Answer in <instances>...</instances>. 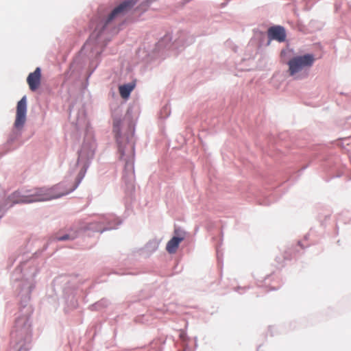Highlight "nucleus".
<instances>
[{"mask_svg":"<svg viewBox=\"0 0 351 351\" xmlns=\"http://www.w3.org/2000/svg\"><path fill=\"white\" fill-rule=\"evenodd\" d=\"M136 3V1L130 0L121 3L116 7L107 19H102L99 21L95 27V32L98 31L99 34L112 21L124 16Z\"/></svg>","mask_w":351,"mask_h":351,"instance_id":"f03ea898","label":"nucleus"},{"mask_svg":"<svg viewBox=\"0 0 351 351\" xmlns=\"http://www.w3.org/2000/svg\"><path fill=\"white\" fill-rule=\"evenodd\" d=\"M27 112V99L23 96L22 99L18 102L16 106V119L14 121V127L21 130L26 121Z\"/></svg>","mask_w":351,"mask_h":351,"instance_id":"20e7f679","label":"nucleus"},{"mask_svg":"<svg viewBox=\"0 0 351 351\" xmlns=\"http://www.w3.org/2000/svg\"><path fill=\"white\" fill-rule=\"evenodd\" d=\"M268 36L271 40L283 42L286 38L285 30L281 26L271 27L268 29Z\"/></svg>","mask_w":351,"mask_h":351,"instance_id":"423d86ee","label":"nucleus"},{"mask_svg":"<svg viewBox=\"0 0 351 351\" xmlns=\"http://www.w3.org/2000/svg\"><path fill=\"white\" fill-rule=\"evenodd\" d=\"M41 71L40 68H36L33 73L29 74L27 82L32 91L37 90L40 84Z\"/></svg>","mask_w":351,"mask_h":351,"instance_id":"39448f33","label":"nucleus"},{"mask_svg":"<svg viewBox=\"0 0 351 351\" xmlns=\"http://www.w3.org/2000/svg\"><path fill=\"white\" fill-rule=\"evenodd\" d=\"M175 234H178V230H175Z\"/></svg>","mask_w":351,"mask_h":351,"instance_id":"9b49d317","label":"nucleus"},{"mask_svg":"<svg viewBox=\"0 0 351 351\" xmlns=\"http://www.w3.org/2000/svg\"><path fill=\"white\" fill-rule=\"evenodd\" d=\"M120 125L121 121L119 120L114 121L113 123V132L115 134V137L119 144V152H121V155L123 156L124 152L120 141Z\"/></svg>","mask_w":351,"mask_h":351,"instance_id":"6e6552de","label":"nucleus"},{"mask_svg":"<svg viewBox=\"0 0 351 351\" xmlns=\"http://www.w3.org/2000/svg\"><path fill=\"white\" fill-rule=\"evenodd\" d=\"M315 56L311 53L298 56L292 58L288 62L289 73L293 76L305 68H310L315 62Z\"/></svg>","mask_w":351,"mask_h":351,"instance_id":"7ed1b4c3","label":"nucleus"},{"mask_svg":"<svg viewBox=\"0 0 351 351\" xmlns=\"http://www.w3.org/2000/svg\"><path fill=\"white\" fill-rule=\"evenodd\" d=\"M69 239V236L68 234H65L63 237H59L58 239L60 241H64Z\"/></svg>","mask_w":351,"mask_h":351,"instance_id":"9d476101","label":"nucleus"},{"mask_svg":"<svg viewBox=\"0 0 351 351\" xmlns=\"http://www.w3.org/2000/svg\"><path fill=\"white\" fill-rule=\"evenodd\" d=\"M134 88V85L132 84H127L120 86L119 88L120 95L123 99L128 98Z\"/></svg>","mask_w":351,"mask_h":351,"instance_id":"1a4fd4ad","label":"nucleus"},{"mask_svg":"<svg viewBox=\"0 0 351 351\" xmlns=\"http://www.w3.org/2000/svg\"><path fill=\"white\" fill-rule=\"evenodd\" d=\"M184 239L183 236L182 237H173L170 239L166 245V250L169 254H174L176 252L180 243Z\"/></svg>","mask_w":351,"mask_h":351,"instance_id":"0eeeda50","label":"nucleus"},{"mask_svg":"<svg viewBox=\"0 0 351 351\" xmlns=\"http://www.w3.org/2000/svg\"><path fill=\"white\" fill-rule=\"evenodd\" d=\"M77 184L66 189V183H60L51 188L42 187L26 191L21 194L16 192L12 194V200L14 203H33L36 202L49 201L59 198L73 191Z\"/></svg>","mask_w":351,"mask_h":351,"instance_id":"f257e3e1","label":"nucleus"}]
</instances>
